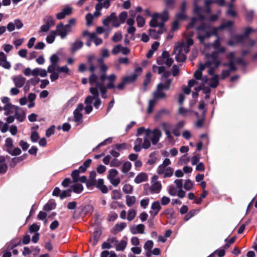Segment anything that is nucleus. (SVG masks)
I'll list each match as a JSON object with an SVG mask.
<instances>
[{"mask_svg":"<svg viewBox=\"0 0 257 257\" xmlns=\"http://www.w3.org/2000/svg\"><path fill=\"white\" fill-rule=\"evenodd\" d=\"M94 210L93 207L91 204L81 205L77 208L73 212V218L84 217L86 215L92 214Z\"/></svg>","mask_w":257,"mask_h":257,"instance_id":"obj_1","label":"nucleus"},{"mask_svg":"<svg viewBox=\"0 0 257 257\" xmlns=\"http://www.w3.org/2000/svg\"><path fill=\"white\" fill-rule=\"evenodd\" d=\"M162 135V134L161 131L158 128H155L153 131L147 129L146 133V136H147L150 137L152 136L151 141L153 145H156L158 144Z\"/></svg>","mask_w":257,"mask_h":257,"instance_id":"obj_2","label":"nucleus"},{"mask_svg":"<svg viewBox=\"0 0 257 257\" xmlns=\"http://www.w3.org/2000/svg\"><path fill=\"white\" fill-rule=\"evenodd\" d=\"M142 72V68L138 67L135 69V72L132 75L127 76L122 78L126 84H129L135 82L139 75H141Z\"/></svg>","mask_w":257,"mask_h":257,"instance_id":"obj_3","label":"nucleus"},{"mask_svg":"<svg viewBox=\"0 0 257 257\" xmlns=\"http://www.w3.org/2000/svg\"><path fill=\"white\" fill-rule=\"evenodd\" d=\"M182 46H178L174 50V53L178 52L175 57V59L178 62H183L186 59V55L182 53Z\"/></svg>","mask_w":257,"mask_h":257,"instance_id":"obj_4","label":"nucleus"},{"mask_svg":"<svg viewBox=\"0 0 257 257\" xmlns=\"http://www.w3.org/2000/svg\"><path fill=\"white\" fill-rule=\"evenodd\" d=\"M54 32H56V35L60 36L61 39L65 38L68 34L64 28V25L62 23H60L57 25L56 29Z\"/></svg>","mask_w":257,"mask_h":257,"instance_id":"obj_5","label":"nucleus"},{"mask_svg":"<svg viewBox=\"0 0 257 257\" xmlns=\"http://www.w3.org/2000/svg\"><path fill=\"white\" fill-rule=\"evenodd\" d=\"M13 80L15 83V86L18 88H21L23 87L26 82V78L22 75H18L14 77Z\"/></svg>","mask_w":257,"mask_h":257,"instance_id":"obj_6","label":"nucleus"},{"mask_svg":"<svg viewBox=\"0 0 257 257\" xmlns=\"http://www.w3.org/2000/svg\"><path fill=\"white\" fill-rule=\"evenodd\" d=\"M0 66H2L5 69H10L11 64L7 60V56L3 52H0Z\"/></svg>","mask_w":257,"mask_h":257,"instance_id":"obj_7","label":"nucleus"},{"mask_svg":"<svg viewBox=\"0 0 257 257\" xmlns=\"http://www.w3.org/2000/svg\"><path fill=\"white\" fill-rule=\"evenodd\" d=\"M172 81V79H167L165 80L164 83H160L157 85L158 90H169L170 88Z\"/></svg>","mask_w":257,"mask_h":257,"instance_id":"obj_8","label":"nucleus"},{"mask_svg":"<svg viewBox=\"0 0 257 257\" xmlns=\"http://www.w3.org/2000/svg\"><path fill=\"white\" fill-rule=\"evenodd\" d=\"M27 157L28 154H24L22 156H20L19 157H15L12 158L10 161V166L12 168H14L18 163L25 160L27 158Z\"/></svg>","mask_w":257,"mask_h":257,"instance_id":"obj_9","label":"nucleus"},{"mask_svg":"<svg viewBox=\"0 0 257 257\" xmlns=\"http://www.w3.org/2000/svg\"><path fill=\"white\" fill-rule=\"evenodd\" d=\"M170 114V111L166 109H162L160 110L155 115L154 119L155 121H160L164 115H168Z\"/></svg>","mask_w":257,"mask_h":257,"instance_id":"obj_10","label":"nucleus"},{"mask_svg":"<svg viewBox=\"0 0 257 257\" xmlns=\"http://www.w3.org/2000/svg\"><path fill=\"white\" fill-rule=\"evenodd\" d=\"M95 186L102 193H107L108 192V188L104 184V180L103 179H99L97 181H96Z\"/></svg>","mask_w":257,"mask_h":257,"instance_id":"obj_11","label":"nucleus"},{"mask_svg":"<svg viewBox=\"0 0 257 257\" xmlns=\"http://www.w3.org/2000/svg\"><path fill=\"white\" fill-rule=\"evenodd\" d=\"M145 225L143 224H140L136 226H132L131 227V232L133 234L137 233L143 234L144 233Z\"/></svg>","mask_w":257,"mask_h":257,"instance_id":"obj_12","label":"nucleus"},{"mask_svg":"<svg viewBox=\"0 0 257 257\" xmlns=\"http://www.w3.org/2000/svg\"><path fill=\"white\" fill-rule=\"evenodd\" d=\"M161 189L162 184L159 181H156L153 183L150 188L152 194L160 193Z\"/></svg>","mask_w":257,"mask_h":257,"instance_id":"obj_13","label":"nucleus"},{"mask_svg":"<svg viewBox=\"0 0 257 257\" xmlns=\"http://www.w3.org/2000/svg\"><path fill=\"white\" fill-rule=\"evenodd\" d=\"M116 76L114 74H111L108 76L107 80H108V83L105 86L106 88H108V89H113L115 87L114 82L116 80Z\"/></svg>","mask_w":257,"mask_h":257,"instance_id":"obj_14","label":"nucleus"},{"mask_svg":"<svg viewBox=\"0 0 257 257\" xmlns=\"http://www.w3.org/2000/svg\"><path fill=\"white\" fill-rule=\"evenodd\" d=\"M148 180L147 174L145 173H139L135 179V182L137 184L141 183Z\"/></svg>","mask_w":257,"mask_h":257,"instance_id":"obj_15","label":"nucleus"},{"mask_svg":"<svg viewBox=\"0 0 257 257\" xmlns=\"http://www.w3.org/2000/svg\"><path fill=\"white\" fill-rule=\"evenodd\" d=\"M205 34L202 35L200 32L197 33V38L199 40L200 43H203L205 39L209 38L212 35L210 31H206L204 32Z\"/></svg>","mask_w":257,"mask_h":257,"instance_id":"obj_16","label":"nucleus"},{"mask_svg":"<svg viewBox=\"0 0 257 257\" xmlns=\"http://www.w3.org/2000/svg\"><path fill=\"white\" fill-rule=\"evenodd\" d=\"M92 160L90 159L86 160L84 162L83 165L80 166L78 169H76L78 171L79 173H84L87 170V169L90 166Z\"/></svg>","mask_w":257,"mask_h":257,"instance_id":"obj_17","label":"nucleus"},{"mask_svg":"<svg viewBox=\"0 0 257 257\" xmlns=\"http://www.w3.org/2000/svg\"><path fill=\"white\" fill-rule=\"evenodd\" d=\"M210 57L212 59V63L214 64L215 68H218L221 64V61L218 60V55L215 51H213L210 55Z\"/></svg>","mask_w":257,"mask_h":257,"instance_id":"obj_18","label":"nucleus"},{"mask_svg":"<svg viewBox=\"0 0 257 257\" xmlns=\"http://www.w3.org/2000/svg\"><path fill=\"white\" fill-rule=\"evenodd\" d=\"M96 86L98 87L100 91L101 97L103 98H106L107 97V90L108 88H106V86H105L103 83H97Z\"/></svg>","mask_w":257,"mask_h":257,"instance_id":"obj_19","label":"nucleus"},{"mask_svg":"<svg viewBox=\"0 0 257 257\" xmlns=\"http://www.w3.org/2000/svg\"><path fill=\"white\" fill-rule=\"evenodd\" d=\"M219 75L215 74L210 79L209 86L212 88H216L219 85Z\"/></svg>","mask_w":257,"mask_h":257,"instance_id":"obj_20","label":"nucleus"},{"mask_svg":"<svg viewBox=\"0 0 257 257\" xmlns=\"http://www.w3.org/2000/svg\"><path fill=\"white\" fill-rule=\"evenodd\" d=\"M157 154L156 151L153 152L149 155L150 159L148 160L147 163L150 165H154L158 160L157 157L155 156Z\"/></svg>","mask_w":257,"mask_h":257,"instance_id":"obj_21","label":"nucleus"},{"mask_svg":"<svg viewBox=\"0 0 257 257\" xmlns=\"http://www.w3.org/2000/svg\"><path fill=\"white\" fill-rule=\"evenodd\" d=\"M126 226V224L125 222H121L120 224H116L112 231V233L116 234L118 232L122 231Z\"/></svg>","mask_w":257,"mask_h":257,"instance_id":"obj_22","label":"nucleus"},{"mask_svg":"<svg viewBox=\"0 0 257 257\" xmlns=\"http://www.w3.org/2000/svg\"><path fill=\"white\" fill-rule=\"evenodd\" d=\"M83 45V42L79 41V40L76 41L72 45L71 49V52H76L77 50L81 48L82 47Z\"/></svg>","mask_w":257,"mask_h":257,"instance_id":"obj_23","label":"nucleus"},{"mask_svg":"<svg viewBox=\"0 0 257 257\" xmlns=\"http://www.w3.org/2000/svg\"><path fill=\"white\" fill-rule=\"evenodd\" d=\"M70 188H71L72 192L79 194L82 192L83 190V187L81 184H76L70 186Z\"/></svg>","mask_w":257,"mask_h":257,"instance_id":"obj_24","label":"nucleus"},{"mask_svg":"<svg viewBox=\"0 0 257 257\" xmlns=\"http://www.w3.org/2000/svg\"><path fill=\"white\" fill-rule=\"evenodd\" d=\"M152 18L150 22V26L151 27L155 28L158 27V23L157 19L159 18V14L158 13H155L152 15Z\"/></svg>","mask_w":257,"mask_h":257,"instance_id":"obj_25","label":"nucleus"},{"mask_svg":"<svg viewBox=\"0 0 257 257\" xmlns=\"http://www.w3.org/2000/svg\"><path fill=\"white\" fill-rule=\"evenodd\" d=\"M127 245V241L125 240H121L119 243L115 244V249L116 251H123Z\"/></svg>","mask_w":257,"mask_h":257,"instance_id":"obj_26","label":"nucleus"},{"mask_svg":"<svg viewBox=\"0 0 257 257\" xmlns=\"http://www.w3.org/2000/svg\"><path fill=\"white\" fill-rule=\"evenodd\" d=\"M101 234V232L99 230H95L93 233L92 245L95 246L98 242V241Z\"/></svg>","mask_w":257,"mask_h":257,"instance_id":"obj_27","label":"nucleus"},{"mask_svg":"<svg viewBox=\"0 0 257 257\" xmlns=\"http://www.w3.org/2000/svg\"><path fill=\"white\" fill-rule=\"evenodd\" d=\"M56 206V204L54 201H49L43 206V210L45 211H49L53 209H55Z\"/></svg>","mask_w":257,"mask_h":257,"instance_id":"obj_28","label":"nucleus"},{"mask_svg":"<svg viewBox=\"0 0 257 257\" xmlns=\"http://www.w3.org/2000/svg\"><path fill=\"white\" fill-rule=\"evenodd\" d=\"M19 110H15V117L16 119H17L19 121L22 122L24 120L26 117L25 112L24 111H22V112H18Z\"/></svg>","mask_w":257,"mask_h":257,"instance_id":"obj_29","label":"nucleus"},{"mask_svg":"<svg viewBox=\"0 0 257 257\" xmlns=\"http://www.w3.org/2000/svg\"><path fill=\"white\" fill-rule=\"evenodd\" d=\"M174 211L173 209L167 208L165 209L161 214L166 216L168 218H174Z\"/></svg>","mask_w":257,"mask_h":257,"instance_id":"obj_30","label":"nucleus"},{"mask_svg":"<svg viewBox=\"0 0 257 257\" xmlns=\"http://www.w3.org/2000/svg\"><path fill=\"white\" fill-rule=\"evenodd\" d=\"M45 24L48 25L49 27H51L55 25V21L52 16H46L43 20Z\"/></svg>","mask_w":257,"mask_h":257,"instance_id":"obj_31","label":"nucleus"},{"mask_svg":"<svg viewBox=\"0 0 257 257\" xmlns=\"http://www.w3.org/2000/svg\"><path fill=\"white\" fill-rule=\"evenodd\" d=\"M97 62L100 64V70L101 73L106 74V71L108 70V67L103 63V60L102 58H99L97 60Z\"/></svg>","mask_w":257,"mask_h":257,"instance_id":"obj_32","label":"nucleus"},{"mask_svg":"<svg viewBox=\"0 0 257 257\" xmlns=\"http://www.w3.org/2000/svg\"><path fill=\"white\" fill-rule=\"evenodd\" d=\"M210 28V26L209 25H207L205 23H202L199 26L196 27L195 29L198 32L199 31L205 32L207 29H209Z\"/></svg>","mask_w":257,"mask_h":257,"instance_id":"obj_33","label":"nucleus"},{"mask_svg":"<svg viewBox=\"0 0 257 257\" xmlns=\"http://www.w3.org/2000/svg\"><path fill=\"white\" fill-rule=\"evenodd\" d=\"M56 35V32H54V31H51L49 35L46 37L47 42L48 44L53 43L55 41Z\"/></svg>","mask_w":257,"mask_h":257,"instance_id":"obj_34","label":"nucleus"},{"mask_svg":"<svg viewBox=\"0 0 257 257\" xmlns=\"http://www.w3.org/2000/svg\"><path fill=\"white\" fill-rule=\"evenodd\" d=\"M136 198L134 196H126V203L128 207L132 206L136 202Z\"/></svg>","mask_w":257,"mask_h":257,"instance_id":"obj_35","label":"nucleus"},{"mask_svg":"<svg viewBox=\"0 0 257 257\" xmlns=\"http://www.w3.org/2000/svg\"><path fill=\"white\" fill-rule=\"evenodd\" d=\"M151 208L152 210L159 212L162 207L159 201H156L152 203Z\"/></svg>","mask_w":257,"mask_h":257,"instance_id":"obj_36","label":"nucleus"},{"mask_svg":"<svg viewBox=\"0 0 257 257\" xmlns=\"http://www.w3.org/2000/svg\"><path fill=\"white\" fill-rule=\"evenodd\" d=\"M73 114L74 121L75 122H79L82 120L83 115L80 112L77 111V110H74Z\"/></svg>","mask_w":257,"mask_h":257,"instance_id":"obj_37","label":"nucleus"},{"mask_svg":"<svg viewBox=\"0 0 257 257\" xmlns=\"http://www.w3.org/2000/svg\"><path fill=\"white\" fill-rule=\"evenodd\" d=\"M97 79L98 76L95 73L91 74L89 77V82L90 85H93L95 84L96 86L97 83H99L97 81Z\"/></svg>","mask_w":257,"mask_h":257,"instance_id":"obj_38","label":"nucleus"},{"mask_svg":"<svg viewBox=\"0 0 257 257\" xmlns=\"http://www.w3.org/2000/svg\"><path fill=\"white\" fill-rule=\"evenodd\" d=\"M131 167L132 164L131 163V162L126 161V162L123 163L121 171L123 173H126L131 170Z\"/></svg>","mask_w":257,"mask_h":257,"instance_id":"obj_39","label":"nucleus"},{"mask_svg":"<svg viewBox=\"0 0 257 257\" xmlns=\"http://www.w3.org/2000/svg\"><path fill=\"white\" fill-rule=\"evenodd\" d=\"M232 39L235 40L236 43L242 44H244V40L245 39L242 35H235Z\"/></svg>","mask_w":257,"mask_h":257,"instance_id":"obj_40","label":"nucleus"},{"mask_svg":"<svg viewBox=\"0 0 257 257\" xmlns=\"http://www.w3.org/2000/svg\"><path fill=\"white\" fill-rule=\"evenodd\" d=\"M72 192L71 188H69L67 190H63L60 195V198L61 199H63L67 197L71 196V193Z\"/></svg>","mask_w":257,"mask_h":257,"instance_id":"obj_41","label":"nucleus"},{"mask_svg":"<svg viewBox=\"0 0 257 257\" xmlns=\"http://www.w3.org/2000/svg\"><path fill=\"white\" fill-rule=\"evenodd\" d=\"M149 138L150 137L147 136H145L144 138V142L142 144V147L145 149H147L151 146V143Z\"/></svg>","mask_w":257,"mask_h":257,"instance_id":"obj_42","label":"nucleus"},{"mask_svg":"<svg viewBox=\"0 0 257 257\" xmlns=\"http://www.w3.org/2000/svg\"><path fill=\"white\" fill-rule=\"evenodd\" d=\"M236 239V236H233L230 239H228L226 238L225 241L226 243L223 245V247L225 249H227L230 247V244H233Z\"/></svg>","mask_w":257,"mask_h":257,"instance_id":"obj_43","label":"nucleus"},{"mask_svg":"<svg viewBox=\"0 0 257 257\" xmlns=\"http://www.w3.org/2000/svg\"><path fill=\"white\" fill-rule=\"evenodd\" d=\"M133 186L126 184L122 187V190L125 194H131L133 191Z\"/></svg>","mask_w":257,"mask_h":257,"instance_id":"obj_44","label":"nucleus"},{"mask_svg":"<svg viewBox=\"0 0 257 257\" xmlns=\"http://www.w3.org/2000/svg\"><path fill=\"white\" fill-rule=\"evenodd\" d=\"M122 197L121 192L119 190H114L112 192L111 198L114 200L120 199Z\"/></svg>","mask_w":257,"mask_h":257,"instance_id":"obj_45","label":"nucleus"},{"mask_svg":"<svg viewBox=\"0 0 257 257\" xmlns=\"http://www.w3.org/2000/svg\"><path fill=\"white\" fill-rule=\"evenodd\" d=\"M108 172L109 174L107 176L108 180H110V179L115 178V177L118 174V171L114 169H110Z\"/></svg>","mask_w":257,"mask_h":257,"instance_id":"obj_46","label":"nucleus"},{"mask_svg":"<svg viewBox=\"0 0 257 257\" xmlns=\"http://www.w3.org/2000/svg\"><path fill=\"white\" fill-rule=\"evenodd\" d=\"M7 151L12 156H18L21 154V150L19 148H16L13 150L7 149Z\"/></svg>","mask_w":257,"mask_h":257,"instance_id":"obj_47","label":"nucleus"},{"mask_svg":"<svg viewBox=\"0 0 257 257\" xmlns=\"http://www.w3.org/2000/svg\"><path fill=\"white\" fill-rule=\"evenodd\" d=\"M137 26L139 27H143L145 24V19L141 16H138L137 17Z\"/></svg>","mask_w":257,"mask_h":257,"instance_id":"obj_48","label":"nucleus"},{"mask_svg":"<svg viewBox=\"0 0 257 257\" xmlns=\"http://www.w3.org/2000/svg\"><path fill=\"white\" fill-rule=\"evenodd\" d=\"M79 173L76 169L72 172L71 176L73 179V182L76 183L79 181Z\"/></svg>","mask_w":257,"mask_h":257,"instance_id":"obj_49","label":"nucleus"},{"mask_svg":"<svg viewBox=\"0 0 257 257\" xmlns=\"http://www.w3.org/2000/svg\"><path fill=\"white\" fill-rule=\"evenodd\" d=\"M169 13L167 10H164L162 13L159 14V18H161L162 21L166 22L169 19Z\"/></svg>","mask_w":257,"mask_h":257,"instance_id":"obj_50","label":"nucleus"},{"mask_svg":"<svg viewBox=\"0 0 257 257\" xmlns=\"http://www.w3.org/2000/svg\"><path fill=\"white\" fill-rule=\"evenodd\" d=\"M175 4V0H165V7L167 9L173 10Z\"/></svg>","mask_w":257,"mask_h":257,"instance_id":"obj_51","label":"nucleus"},{"mask_svg":"<svg viewBox=\"0 0 257 257\" xmlns=\"http://www.w3.org/2000/svg\"><path fill=\"white\" fill-rule=\"evenodd\" d=\"M232 25H233L232 22L231 21H228L226 22V23H223L221 24L219 26V29H220L221 30H224L226 28L231 27L232 26Z\"/></svg>","mask_w":257,"mask_h":257,"instance_id":"obj_52","label":"nucleus"},{"mask_svg":"<svg viewBox=\"0 0 257 257\" xmlns=\"http://www.w3.org/2000/svg\"><path fill=\"white\" fill-rule=\"evenodd\" d=\"M173 172L174 170L172 168L170 167H167L164 173V178L171 177L173 174Z\"/></svg>","mask_w":257,"mask_h":257,"instance_id":"obj_53","label":"nucleus"},{"mask_svg":"<svg viewBox=\"0 0 257 257\" xmlns=\"http://www.w3.org/2000/svg\"><path fill=\"white\" fill-rule=\"evenodd\" d=\"M156 100L155 99H151L149 101V106L147 109L148 113H151L153 110V107L156 104Z\"/></svg>","mask_w":257,"mask_h":257,"instance_id":"obj_54","label":"nucleus"},{"mask_svg":"<svg viewBox=\"0 0 257 257\" xmlns=\"http://www.w3.org/2000/svg\"><path fill=\"white\" fill-rule=\"evenodd\" d=\"M97 88H98V87L96 86L95 87H90L89 89V91L93 95L92 97L94 98H97L99 97V93Z\"/></svg>","mask_w":257,"mask_h":257,"instance_id":"obj_55","label":"nucleus"},{"mask_svg":"<svg viewBox=\"0 0 257 257\" xmlns=\"http://www.w3.org/2000/svg\"><path fill=\"white\" fill-rule=\"evenodd\" d=\"M85 19L86 20V25L88 27L90 26L93 20V16L90 13H88L85 16Z\"/></svg>","mask_w":257,"mask_h":257,"instance_id":"obj_56","label":"nucleus"},{"mask_svg":"<svg viewBox=\"0 0 257 257\" xmlns=\"http://www.w3.org/2000/svg\"><path fill=\"white\" fill-rule=\"evenodd\" d=\"M113 148L119 152L122 149H126V144L125 143L116 144L113 146Z\"/></svg>","mask_w":257,"mask_h":257,"instance_id":"obj_57","label":"nucleus"},{"mask_svg":"<svg viewBox=\"0 0 257 257\" xmlns=\"http://www.w3.org/2000/svg\"><path fill=\"white\" fill-rule=\"evenodd\" d=\"M119 19L121 24L124 23L125 22L126 18H127V12L123 11L119 15Z\"/></svg>","mask_w":257,"mask_h":257,"instance_id":"obj_58","label":"nucleus"},{"mask_svg":"<svg viewBox=\"0 0 257 257\" xmlns=\"http://www.w3.org/2000/svg\"><path fill=\"white\" fill-rule=\"evenodd\" d=\"M154 243L152 240H148L146 242L144 245V248L147 250H152L153 247Z\"/></svg>","mask_w":257,"mask_h":257,"instance_id":"obj_59","label":"nucleus"},{"mask_svg":"<svg viewBox=\"0 0 257 257\" xmlns=\"http://www.w3.org/2000/svg\"><path fill=\"white\" fill-rule=\"evenodd\" d=\"M193 185L192 182L190 179H188L185 182L184 188L187 191L190 190L192 188Z\"/></svg>","mask_w":257,"mask_h":257,"instance_id":"obj_60","label":"nucleus"},{"mask_svg":"<svg viewBox=\"0 0 257 257\" xmlns=\"http://www.w3.org/2000/svg\"><path fill=\"white\" fill-rule=\"evenodd\" d=\"M56 71H57V72L59 73H60L62 72L68 73L69 71V69L66 65L63 66L62 67L59 66L56 68Z\"/></svg>","mask_w":257,"mask_h":257,"instance_id":"obj_61","label":"nucleus"},{"mask_svg":"<svg viewBox=\"0 0 257 257\" xmlns=\"http://www.w3.org/2000/svg\"><path fill=\"white\" fill-rule=\"evenodd\" d=\"M136 216V211L134 209H132L128 211L127 218L128 220L132 221L135 218Z\"/></svg>","mask_w":257,"mask_h":257,"instance_id":"obj_62","label":"nucleus"},{"mask_svg":"<svg viewBox=\"0 0 257 257\" xmlns=\"http://www.w3.org/2000/svg\"><path fill=\"white\" fill-rule=\"evenodd\" d=\"M73 9L70 7H67L62 10L65 16H70L72 13Z\"/></svg>","mask_w":257,"mask_h":257,"instance_id":"obj_63","label":"nucleus"},{"mask_svg":"<svg viewBox=\"0 0 257 257\" xmlns=\"http://www.w3.org/2000/svg\"><path fill=\"white\" fill-rule=\"evenodd\" d=\"M40 229V226L36 223H33L29 227V231L32 233H36Z\"/></svg>","mask_w":257,"mask_h":257,"instance_id":"obj_64","label":"nucleus"}]
</instances>
